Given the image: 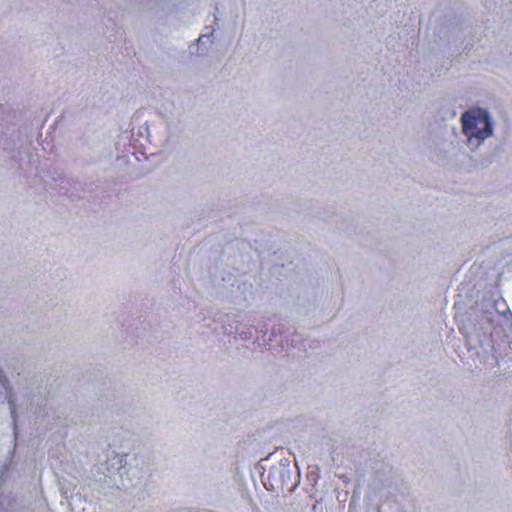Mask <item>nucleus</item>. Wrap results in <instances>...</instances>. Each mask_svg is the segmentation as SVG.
<instances>
[{
	"mask_svg": "<svg viewBox=\"0 0 512 512\" xmlns=\"http://www.w3.org/2000/svg\"><path fill=\"white\" fill-rule=\"evenodd\" d=\"M463 133L469 141L473 138L478 143L484 141L492 134V124L488 113L483 109H472L461 116Z\"/></svg>",
	"mask_w": 512,
	"mask_h": 512,
	"instance_id": "nucleus-1",
	"label": "nucleus"
}]
</instances>
